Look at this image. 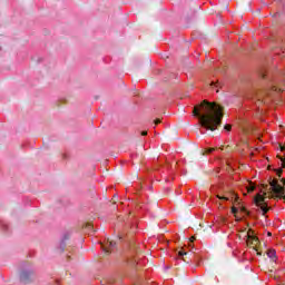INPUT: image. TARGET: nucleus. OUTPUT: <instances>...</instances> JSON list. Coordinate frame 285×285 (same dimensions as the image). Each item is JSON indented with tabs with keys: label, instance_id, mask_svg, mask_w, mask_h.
I'll use <instances>...</instances> for the list:
<instances>
[{
	"label": "nucleus",
	"instance_id": "f257e3e1",
	"mask_svg": "<svg viewBox=\"0 0 285 285\" xmlns=\"http://www.w3.org/2000/svg\"><path fill=\"white\" fill-rule=\"evenodd\" d=\"M193 115L199 119L202 128L215 131L218 126H222L224 107L217 105V102L203 100V102L194 107Z\"/></svg>",
	"mask_w": 285,
	"mask_h": 285
},
{
	"label": "nucleus",
	"instance_id": "f03ea898",
	"mask_svg": "<svg viewBox=\"0 0 285 285\" xmlns=\"http://www.w3.org/2000/svg\"><path fill=\"white\" fill-rule=\"evenodd\" d=\"M216 198L219 199V206L226 204V202H238L239 197L235 194V191H225L224 194H217Z\"/></svg>",
	"mask_w": 285,
	"mask_h": 285
},
{
	"label": "nucleus",
	"instance_id": "7ed1b4c3",
	"mask_svg": "<svg viewBox=\"0 0 285 285\" xmlns=\"http://www.w3.org/2000/svg\"><path fill=\"white\" fill-rule=\"evenodd\" d=\"M269 186L274 195H277L278 197H283L285 195V188L284 186L279 185V180L277 178L271 179Z\"/></svg>",
	"mask_w": 285,
	"mask_h": 285
},
{
	"label": "nucleus",
	"instance_id": "20e7f679",
	"mask_svg": "<svg viewBox=\"0 0 285 285\" xmlns=\"http://www.w3.org/2000/svg\"><path fill=\"white\" fill-rule=\"evenodd\" d=\"M33 279H35V272L30 269H23L20 273V282H22V284H30V282H32Z\"/></svg>",
	"mask_w": 285,
	"mask_h": 285
},
{
	"label": "nucleus",
	"instance_id": "39448f33",
	"mask_svg": "<svg viewBox=\"0 0 285 285\" xmlns=\"http://www.w3.org/2000/svg\"><path fill=\"white\" fill-rule=\"evenodd\" d=\"M116 244L117 243H115L110 239H107L104 243H100V246H101L104 253H107V255H110V253H112V250H115Z\"/></svg>",
	"mask_w": 285,
	"mask_h": 285
},
{
	"label": "nucleus",
	"instance_id": "423d86ee",
	"mask_svg": "<svg viewBox=\"0 0 285 285\" xmlns=\"http://www.w3.org/2000/svg\"><path fill=\"white\" fill-rule=\"evenodd\" d=\"M257 244H259V238H257V236H255V230L249 228L247 230V245L248 246H257Z\"/></svg>",
	"mask_w": 285,
	"mask_h": 285
},
{
	"label": "nucleus",
	"instance_id": "0eeeda50",
	"mask_svg": "<svg viewBox=\"0 0 285 285\" xmlns=\"http://www.w3.org/2000/svg\"><path fill=\"white\" fill-rule=\"evenodd\" d=\"M266 202V197H264L262 194H257L255 197H254V203L256 204V206H262Z\"/></svg>",
	"mask_w": 285,
	"mask_h": 285
},
{
	"label": "nucleus",
	"instance_id": "6e6552de",
	"mask_svg": "<svg viewBox=\"0 0 285 285\" xmlns=\"http://www.w3.org/2000/svg\"><path fill=\"white\" fill-rule=\"evenodd\" d=\"M184 256L186 257V256H188V253L186 252V250H184V249H180L179 252H178V257L179 258H181L183 259V262H186L187 264H189V262H193V259H187V258H184Z\"/></svg>",
	"mask_w": 285,
	"mask_h": 285
},
{
	"label": "nucleus",
	"instance_id": "1a4fd4ad",
	"mask_svg": "<svg viewBox=\"0 0 285 285\" xmlns=\"http://www.w3.org/2000/svg\"><path fill=\"white\" fill-rule=\"evenodd\" d=\"M66 239H70V234H65L60 243V250L63 253L66 250Z\"/></svg>",
	"mask_w": 285,
	"mask_h": 285
},
{
	"label": "nucleus",
	"instance_id": "9d476101",
	"mask_svg": "<svg viewBox=\"0 0 285 285\" xmlns=\"http://www.w3.org/2000/svg\"><path fill=\"white\" fill-rule=\"evenodd\" d=\"M258 208H261L263 215H266V213H268V210H271V208L268 207V205L266 203L258 206Z\"/></svg>",
	"mask_w": 285,
	"mask_h": 285
},
{
	"label": "nucleus",
	"instance_id": "9b49d317",
	"mask_svg": "<svg viewBox=\"0 0 285 285\" xmlns=\"http://www.w3.org/2000/svg\"><path fill=\"white\" fill-rule=\"evenodd\" d=\"M128 264H129V266L135 268V266H137V264H139V262H137V258H130V259H128Z\"/></svg>",
	"mask_w": 285,
	"mask_h": 285
},
{
	"label": "nucleus",
	"instance_id": "f8f14e48",
	"mask_svg": "<svg viewBox=\"0 0 285 285\" xmlns=\"http://www.w3.org/2000/svg\"><path fill=\"white\" fill-rule=\"evenodd\" d=\"M224 130H226L227 132H230V130H233V126L227 124L225 125Z\"/></svg>",
	"mask_w": 285,
	"mask_h": 285
},
{
	"label": "nucleus",
	"instance_id": "ddd939ff",
	"mask_svg": "<svg viewBox=\"0 0 285 285\" xmlns=\"http://www.w3.org/2000/svg\"><path fill=\"white\" fill-rule=\"evenodd\" d=\"M0 226L3 230H8V225L3 220H0Z\"/></svg>",
	"mask_w": 285,
	"mask_h": 285
},
{
	"label": "nucleus",
	"instance_id": "4468645a",
	"mask_svg": "<svg viewBox=\"0 0 285 285\" xmlns=\"http://www.w3.org/2000/svg\"><path fill=\"white\" fill-rule=\"evenodd\" d=\"M267 255L273 259L275 257V249L268 250Z\"/></svg>",
	"mask_w": 285,
	"mask_h": 285
},
{
	"label": "nucleus",
	"instance_id": "2eb2a0df",
	"mask_svg": "<svg viewBox=\"0 0 285 285\" xmlns=\"http://www.w3.org/2000/svg\"><path fill=\"white\" fill-rule=\"evenodd\" d=\"M255 185H249L248 187H247V190H248V193H253V191H255Z\"/></svg>",
	"mask_w": 285,
	"mask_h": 285
},
{
	"label": "nucleus",
	"instance_id": "dca6fc26",
	"mask_svg": "<svg viewBox=\"0 0 285 285\" xmlns=\"http://www.w3.org/2000/svg\"><path fill=\"white\" fill-rule=\"evenodd\" d=\"M213 153H215V148H207V149H206V154H207V155H210V154H213Z\"/></svg>",
	"mask_w": 285,
	"mask_h": 285
},
{
	"label": "nucleus",
	"instance_id": "f3484780",
	"mask_svg": "<svg viewBox=\"0 0 285 285\" xmlns=\"http://www.w3.org/2000/svg\"><path fill=\"white\" fill-rule=\"evenodd\" d=\"M232 213L233 215H236L239 213V209H237V207H232Z\"/></svg>",
	"mask_w": 285,
	"mask_h": 285
},
{
	"label": "nucleus",
	"instance_id": "a211bd4d",
	"mask_svg": "<svg viewBox=\"0 0 285 285\" xmlns=\"http://www.w3.org/2000/svg\"><path fill=\"white\" fill-rule=\"evenodd\" d=\"M86 228H88L89 230H92V224H90V223H88L87 225H86Z\"/></svg>",
	"mask_w": 285,
	"mask_h": 285
},
{
	"label": "nucleus",
	"instance_id": "6ab92c4d",
	"mask_svg": "<svg viewBox=\"0 0 285 285\" xmlns=\"http://www.w3.org/2000/svg\"><path fill=\"white\" fill-rule=\"evenodd\" d=\"M210 86H216V88H217V87H219V81H217V82L212 81Z\"/></svg>",
	"mask_w": 285,
	"mask_h": 285
},
{
	"label": "nucleus",
	"instance_id": "aec40b11",
	"mask_svg": "<svg viewBox=\"0 0 285 285\" xmlns=\"http://www.w3.org/2000/svg\"><path fill=\"white\" fill-rule=\"evenodd\" d=\"M154 124H155V126H159V124H161V120H160V119H156V120L154 121Z\"/></svg>",
	"mask_w": 285,
	"mask_h": 285
},
{
	"label": "nucleus",
	"instance_id": "412c9836",
	"mask_svg": "<svg viewBox=\"0 0 285 285\" xmlns=\"http://www.w3.org/2000/svg\"><path fill=\"white\" fill-rule=\"evenodd\" d=\"M146 135H148V131H141L142 137H146Z\"/></svg>",
	"mask_w": 285,
	"mask_h": 285
},
{
	"label": "nucleus",
	"instance_id": "4be33fe9",
	"mask_svg": "<svg viewBox=\"0 0 285 285\" xmlns=\"http://www.w3.org/2000/svg\"><path fill=\"white\" fill-rule=\"evenodd\" d=\"M189 242H190V243L195 242V236H193L191 238H189Z\"/></svg>",
	"mask_w": 285,
	"mask_h": 285
},
{
	"label": "nucleus",
	"instance_id": "5701e85b",
	"mask_svg": "<svg viewBox=\"0 0 285 285\" xmlns=\"http://www.w3.org/2000/svg\"><path fill=\"white\" fill-rule=\"evenodd\" d=\"M119 239H124V234H119Z\"/></svg>",
	"mask_w": 285,
	"mask_h": 285
},
{
	"label": "nucleus",
	"instance_id": "b1692460",
	"mask_svg": "<svg viewBox=\"0 0 285 285\" xmlns=\"http://www.w3.org/2000/svg\"><path fill=\"white\" fill-rule=\"evenodd\" d=\"M281 181L283 183V186H285V178H282Z\"/></svg>",
	"mask_w": 285,
	"mask_h": 285
},
{
	"label": "nucleus",
	"instance_id": "393cba45",
	"mask_svg": "<svg viewBox=\"0 0 285 285\" xmlns=\"http://www.w3.org/2000/svg\"><path fill=\"white\" fill-rule=\"evenodd\" d=\"M281 150H282V153H284V150H285V147H284V146H281Z\"/></svg>",
	"mask_w": 285,
	"mask_h": 285
},
{
	"label": "nucleus",
	"instance_id": "a878e982",
	"mask_svg": "<svg viewBox=\"0 0 285 285\" xmlns=\"http://www.w3.org/2000/svg\"><path fill=\"white\" fill-rule=\"evenodd\" d=\"M268 237H271L273 234L271 232L267 233Z\"/></svg>",
	"mask_w": 285,
	"mask_h": 285
},
{
	"label": "nucleus",
	"instance_id": "bb28decb",
	"mask_svg": "<svg viewBox=\"0 0 285 285\" xmlns=\"http://www.w3.org/2000/svg\"><path fill=\"white\" fill-rule=\"evenodd\" d=\"M277 175H278V177H282V171H279Z\"/></svg>",
	"mask_w": 285,
	"mask_h": 285
},
{
	"label": "nucleus",
	"instance_id": "cd10ccee",
	"mask_svg": "<svg viewBox=\"0 0 285 285\" xmlns=\"http://www.w3.org/2000/svg\"><path fill=\"white\" fill-rule=\"evenodd\" d=\"M242 210H243V213H246V208L243 207Z\"/></svg>",
	"mask_w": 285,
	"mask_h": 285
},
{
	"label": "nucleus",
	"instance_id": "c85d7f7f",
	"mask_svg": "<svg viewBox=\"0 0 285 285\" xmlns=\"http://www.w3.org/2000/svg\"><path fill=\"white\" fill-rule=\"evenodd\" d=\"M55 285H60V284H59V281H56Z\"/></svg>",
	"mask_w": 285,
	"mask_h": 285
},
{
	"label": "nucleus",
	"instance_id": "c756f323",
	"mask_svg": "<svg viewBox=\"0 0 285 285\" xmlns=\"http://www.w3.org/2000/svg\"><path fill=\"white\" fill-rule=\"evenodd\" d=\"M263 79H266V76H265V75H263Z\"/></svg>",
	"mask_w": 285,
	"mask_h": 285
}]
</instances>
